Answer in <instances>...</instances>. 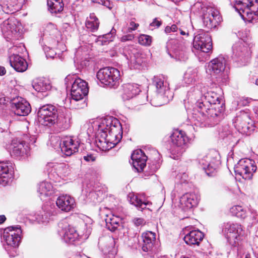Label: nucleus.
I'll return each mask as SVG.
<instances>
[{
	"mask_svg": "<svg viewBox=\"0 0 258 258\" xmlns=\"http://www.w3.org/2000/svg\"><path fill=\"white\" fill-rule=\"evenodd\" d=\"M121 129V124L116 118L109 117L102 120L98 125L96 138L97 147L105 151L113 148L118 142L116 137Z\"/></svg>",
	"mask_w": 258,
	"mask_h": 258,
	"instance_id": "obj_1",
	"label": "nucleus"
},
{
	"mask_svg": "<svg viewBox=\"0 0 258 258\" xmlns=\"http://www.w3.org/2000/svg\"><path fill=\"white\" fill-rule=\"evenodd\" d=\"M194 8L198 9L201 14L203 23L208 28L215 27L221 20L218 9L213 6L207 5L200 2L196 3Z\"/></svg>",
	"mask_w": 258,
	"mask_h": 258,
	"instance_id": "obj_2",
	"label": "nucleus"
},
{
	"mask_svg": "<svg viewBox=\"0 0 258 258\" xmlns=\"http://www.w3.org/2000/svg\"><path fill=\"white\" fill-rule=\"evenodd\" d=\"M234 8L243 20L251 21L255 16L258 0H234Z\"/></svg>",
	"mask_w": 258,
	"mask_h": 258,
	"instance_id": "obj_3",
	"label": "nucleus"
},
{
	"mask_svg": "<svg viewBox=\"0 0 258 258\" xmlns=\"http://www.w3.org/2000/svg\"><path fill=\"white\" fill-rule=\"evenodd\" d=\"M232 52L234 58L239 66H245L249 62L251 53L250 48L243 40L239 39L233 44Z\"/></svg>",
	"mask_w": 258,
	"mask_h": 258,
	"instance_id": "obj_4",
	"label": "nucleus"
},
{
	"mask_svg": "<svg viewBox=\"0 0 258 258\" xmlns=\"http://www.w3.org/2000/svg\"><path fill=\"white\" fill-rule=\"evenodd\" d=\"M119 71L112 67L102 68L97 72V78L100 82L105 86L115 88L119 84Z\"/></svg>",
	"mask_w": 258,
	"mask_h": 258,
	"instance_id": "obj_5",
	"label": "nucleus"
},
{
	"mask_svg": "<svg viewBox=\"0 0 258 258\" xmlns=\"http://www.w3.org/2000/svg\"><path fill=\"white\" fill-rule=\"evenodd\" d=\"M37 114L39 124L44 126H51L56 122L57 110L53 105L47 104L39 108Z\"/></svg>",
	"mask_w": 258,
	"mask_h": 258,
	"instance_id": "obj_6",
	"label": "nucleus"
},
{
	"mask_svg": "<svg viewBox=\"0 0 258 258\" xmlns=\"http://www.w3.org/2000/svg\"><path fill=\"white\" fill-rule=\"evenodd\" d=\"M223 232L230 244L235 246L238 245L243 235L241 225L237 223H224Z\"/></svg>",
	"mask_w": 258,
	"mask_h": 258,
	"instance_id": "obj_7",
	"label": "nucleus"
},
{
	"mask_svg": "<svg viewBox=\"0 0 258 258\" xmlns=\"http://www.w3.org/2000/svg\"><path fill=\"white\" fill-rule=\"evenodd\" d=\"M200 164L209 176H212L220 164L219 153L215 150L210 151L200 160Z\"/></svg>",
	"mask_w": 258,
	"mask_h": 258,
	"instance_id": "obj_8",
	"label": "nucleus"
},
{
	"mask_svg": "<svg viewBox=\"0 0 258 258\" xmlns=\"http://www.w3.org/2000/svg\"><path fill=\"white\" fill-rule=\"evenodd\" d=\"M256 170L254 161L249 159H242L234 167L236 176L242 177L244 179H251L253 173Z\"/></svg>",
	"mask_w": 258,
	"mask_h": 258,
	"instance_id": "obj_9",
	"label": "nucleus"
},
{
	"mask_svg": "<svg viewBox=\"0 0 258 258\" xmlns=\"http://www.w3.org/2000/svg\"><path fill=\"white\" fill-rule=\"evenodd\" d=\"M189 43L182 38L170 40L167 43V47L171 48L178 59L184 60L187 58L186 50Z\"/></svg>",
	"mask_w": 258,
	"mask_h": 258,
	"instance_id": "obj_10",
	"label": "nucleus"
},
{
	"mask_svg": "<svg viewBox=\"0 0 258 258\" xmlns=\"http://www.w3.org/2000/svg\"><path fill=\"white\" fill-rule=\"evenodd\" d=\"M193 46L195 49L201 52L208 53L212 48V39L209 34L203 31L196 35L194 39Z\"/></svg>",
	"mask_w": 258,
	"mask_h": 258,
	"instance_id": "obj_11",
	"label": "nucleus"
},
{
	"mask_svg": "<svg viewBox=\"0 0 258 258\" xmlns=\"http://www.w3.org/2000/svg\"><path fill=\"white\" fill-rule=\"evenodd\" d=\"M234 123L237 130L243 134L249 135L254 130L253 121L245 113H242L237 116L234 120Z\"/></svg>",
	"mask_w": 258,
	"mask_h": 258,
	"instance_id": "obj_12",
	"label": "nucleus"
},
{
	"mask_svg": "<svg viewBox=\"0 0 258 258\" xmlns=\"http://www.w3.org/2000/svg\"><path fill=\"white\" fill-rule=\"evenodd\" d=\"M87 83L80 78L76 79L72 85L71 96L75 101L82 100L88 93Z\"/></svg>",
	"mask_w": 258,
	"mask_h": 258,
	"instance_id": "obj_13",
	"label": "nucleus"
},
{
	"mask_svg": "<svg viewBox=\"0 0 258 258\" xmlns=\"http://www.w3.org/2000/svg\"><path fill=\"white\" fill-rule=\"evenodd\" d=\"M21 233V230L18 226H10L4 230L3 238L8 245L16 248L19 245Z\"/></svg>",
	"mask_w": 258,
	"mask_h": 258,
	"instance_id": "obj_14",
	"label": "nucleus"
},
{
	"mask_svg": "<svg viewBox=\"0 0 258 258\" xmlns=\"http://www.w3.org/2000/svg\"><path fill=\"white\" fill-rule=\"evenodd\" d=\"M154 84L156 87L158 94V98H165V102H168L173 97L172 93L170 91L167 82L164 81L162 76H157L154 78Z\"/></svg>",
	"mask_w": 258,
	"mask_h": 258,
	"instance_id": "obj_15",
	"label": "nucleus"
},
{
	"mask_svg": "<svg viewBox=\"0 0 258 258\" xmlns=\"http://www.w3.org/2000/svg\"><path fill=\"white\" fill-rule=\"evenodd\" d=\"M11 107L14 113L18 116H26L31 112L30 104L22 97L12 99Z\"/></svg>",
	"mask_w": 258,
	"mask_h": 258,
	"instance_id": "obj_16",
	"label": "nucleus"
},
{
	"mask_svg": "<svg viewBox=\"0 0 258 258\" xmlns=\"http://www.w3.org/2000/svg\"><path fill=\"white\" fill-rule=\"evenodd\" d=\"M79 145L80 143L77 139L69 136L62 138L59 144L62 152L68 156L78 152Z\"/></svg>",
	"mask_w": 258,
	"mask_h": 258,
	"instance_id": "obj_17",
	"label": "nucleus"
},
{
	"mask_svg": "<svg viewBox=\"0 0 258 258\" xmlns=\"http://www.w3.org/2000/svg\"><path fill=\"white\" fill-rule=\"evenodd\" d=\"M170 137L173 146L177 148V153H182L189 140L185 133L182 131L175 130Z\"/></svg>",
	"mask_w": 258,
	"mask_h": 258,
	"instance_id": "obj_18",
	"label": "nucleus"
},
{
	"mask_svg": "<svg viewBox=\"0 0 258 258\" xmlns=\"http://www.w3.org/2000/svg\"><path fill=\"white\" fill-rule=\"evenodd\" d=\"M59 226L61 228L59 234L66 242L72 243L78 238L79 234L74 227L66 222L59 223Z\"/></svg>",
	"mask_w": 258,
	"mask_h": 258,
	"instance_id": "obj_19",
	"label": "nucleus"
},
{
	"mask_svg": "<svg viewBox=\"0 0 258 258\" xmlns=\"http://www.w3.org/2000/svg\"><path fill=\"white\" fill-rule=\"evenodd\" d=\"M200 199V196L198 194L186 193L180 199V208L184 211L190 209L198 205Z\"/></svg>",
	"mask_w": 258,
	"mask_h": 258,
	"instance_id": "obj_20",
	"label": "nucleus"
},
{
	"mask_svg": "<svg viewBox=\"0 0 258 258\" xmlns=\"http://www.w3.org/2000/svg\"><path fill=\"white\" fill-rule=\"evenodd\" d=\"M13 168L9 162H0V183L5 185L12 177Z\"/></svg>",
	"mask_w": 258,
	"mask_h": 258,
	"instance_id": "obj_21",
	"label": "nucleus"
},
{
	"mask_svg": "<svg viewBox=\"0 0 258 258\" xmlns=\"http://www.w3.org/2000/svg\"><path fill=\"white\" fill-rule=\"evenodd\" d=\"M18 22L14 19H8L1 25L2 29L8 36L13 37L19 32L20 27Z\"/></svg>",
	"mask_w": 258,
	"mask_h": 258,
	"instance_id": "obj_22",
	"label": "nucleus"
},
{
	"mask_svg": "<svg viewBox=\"0 0 258 258\" xmlns=\"http://www.w3.org/2000/svg\"><path fill=\"white\" fill-rule=\"evenodd\" d=\"M132 164L138 172H141L146 165L147 157L141 150L134 151L131 156Z\"/></svg>",
	"mask_w": 258,
	"mask_h": 258,
	"instance_id": "obj_23",
	"label": "nucleus"
},
{
	"mask_svg": "<svg viewBox=\"0 0 258 258\" xmlns=\"http://www.w3.org/2000/svg\"><path fill=\"white\" fill-rule=\"evenodd\" d=\"M56 204L59 209L65 212H69L75 207V202L72 197L69 195H62L59 196Z\"/></svg>",
	"mask_w": 258,
	"mask_h": 258,
	"instance_id": "obj_24",
	"label": "nucleus"
},
{
	"mask_svg": "<svg viewBox=\"0 0 258 258\" xmlns=\"http://www.w3.org/2000/svg\"><path fill=\"white\" fill-rule=\"evenodd\" d=\"M225 60L223 57L216 58L212 60L208 65V71L211 75L219 74L224 71Z\"/></svg>",
	"mask_w": 258,
	"mask_h": 258,
	"instance_id": "obj_25",
	"label": "nucleus"
},
{
	"mask_svg": "<svg viewBox=\"0 0 258 258\" xmlns=\"http://www.w3.org/2000/svg\"><path fill=\"white\" fill-rule=\"evenodd\" d=\"M11 66L17 72H25L28 68V64L26 60L21 56L13 54L10 57Z\"/></svg>",
	"mask_w": 258,
	"mask_h": 258,
	"instance_id": "obj_26",
	"label": "nucleus"
},
{
	"mask_svg": "<svg viewBox=\"0 0 258 258\" xmlns=\"http://www.w3.org/2000/svg\"><path fill=\"white\" fill-rule=\"evenodd\" d=\"M122 98L123 100H128L139 94L140 89L137 84H126L122 87Z\"/></svg>",
	"mask_w": 258,
	"mask_h": 258,
	"instance_id": "obj_27",
	"label": "nucleus"
},
{
	"mask_svg": "<svg viewBox=\"0 0 258 258\" xmlns=\"http://www.w3.org/2000/svg\"><path fill=\"white\" fill-rule=\"evenodd\" d=\"M204 235L199 230H192L185 235L184 240L188 245H199Z\"/></svg>",
	"mask_w": 258,
	"mask_h": 258,
	"instance_id": "obj_28",
	"label": "nucleus"
},
{
	"mask_svg": "<svg viewBox=\"0 0 258 258\" xmlns=\"http://www.w3.org/2000/svg\"><path fill=\"white\" fill-rule=\"evenodd\" d=\"M48 165L53 168L56 174L60 177H66L70 173L69 165L65 163H49Z\"/></svg>",
	"mask_w": 258,
	"mask_h": 258,
	"instance_id": "obj_29",
	"label": "nucleus"
},
{
	"mask_svg": "<svg viewBox=\"0 0 258 258\" xmlns=\"http://www.w3.org/2000/svg\"><path fill=\"white\" fill-rule=\"evenodd\" d=\"M143 245L142 249L144 251L150 250L155 239V233L151 231H148L142 234Z\"/></svg>",
	"mask_w": 258,
	"mask_h": 258,
	"instance_id": "obj_30",
	"label": "nucleus"
},
{
	"mask_svg": "<svg viewBox=\"0 0 258 258\" xmlns=\"http://www.w3.org/2000/svg\"><path fill=\"white\" fill-rule=\"evenodd\" d=\"M10 149L12 155L15 157H23L26 154V150L22 143L13 142Z\"/></svg>",
	"mask_w": 258,
	"mask_h": 258,
	"instance_id": "obj_31",
	"label": "nucleus"
},
{
	"mask_svg": "<svg viewBox=\"0 0 258 258\" xmlns=\"http://www.w3.org/2000/svg\"><path fill=\"white\" fill-rule=\"evenodd\" d=\"M99 21L94 13L90 14L86 21V26L88 30L91 32L96 31L99 26Z\"/></svg>",
	"mask_w": 258,
	"mask_h": 258,
	"instance_id": "obj_32",
	"label": "nucleus"
},
{
	"mask_svg": "<svg viewBox=\"0 0 258 258\" xmlns=\"http://www.w3.org/2000/svg\"><path fill=\"white\" fill-rule=\"evenodd\" d=\"M128 199L130 203L138 208L143 210L146 208L148 203L143 202L139 197V195L132 192L128 195Z\"/></svg>",
	"mask_w": 258,
	"mask_h": 258,
	"instance_id": "obj_33",
	"label": "nucleus"
},
{
	"mask_svg": "<svg viewBox=\"0 0 258 258\" xmlns=\"http://www.w3.org/2000/svg\"><path fill=\"white\" fill-rule=\"evenodd\" d=\"M52 188L51 183L47 182H42L39 184L37 191L39 193L41 199H42L43 197L51 195Z\"/></svg>",
	"mask_w": 258,
	"mask_h": 258,
	"instance_id": "obj_34",
	"label": "nucleus"
},
{
	"mask_svg": "<svg viewBox=\"0 0 258 258\" xmlns=\"http://www.w3.org/2000/svg\"><path fill=\"white\" fill-rule=\"evenodd\" d=\"M105 222L107 228L111 231H114L119 226L120 219L114 215L107 216Z\"/></svg>",
	"mask_w": 258,
	"mask_h": 258,
	"instance_id": "obj_35",
	"label": "nucleus"
},
{
	"mask_svg": "<svg viewBox=\"0 0 258 258\" xmlns=\"http://www.w3.org/2000/svg\"><path fill=\"white\" fill-rule=\"evenodd\" d=\"M32 85L33 88L37 92H45L50 88L49 84L45 83L43 79L40 78L33 80Z\"/></svg>",
	"mask_w": 258,
	"mask_h": 258,
	"instance_id": "obj_36",
	"label": "nucleus"
},
{
	"mask_svg": "<svg viewBox=\"0 0 258 258\" xmlns=\"http://www.w3.org/2000/svg\"><path fill=\"white\" fill-rule=\"evenodd\" d=\"M57 125L62 130H67L70 126L71 117L69 114L57 115L56 120Z\"/></svg>",
	"mask_w": 258,
	"mask_h": 258,
	"instance_id": "obj_37",
	"label": "nucleus"
},
{
	"mask_svg": "<svg viewBox=\"0 0 258 258\" xmlns=\"http://www.w3.org/2000/svg\"><path fill=\"white\" fill-rule=\"evenodd\" d=\"M47 5L51 13H56L63 10L64 5L62 0H48Z\"/></svg>",
	"mask_w": 258,
	"mask_h": 258,
	"instance_id": "obj_38",
	"label": "nucleus"
},
{
	"mask_svg": "<svg viewBox=\"0 0 258 258\" xmlns=\"http://www.w3.org/2000/svg\"><path fill=\"white\" fill-rule=\"evenodd\" d=\"M230 212L238 218H244L246 217V211L241 206L237 205L232 207Z\"/></svg>",
	"mask_w": 258,
	"mask_h": 258,
	"instance_id": "obj_39",
	"label": "nucleus"
},
{
	"mask_svg": "<svg viewBox=\"0 0 258 258\" xmlns=\"http://www.w3.org/2000/svg\"><path fill=\"white\" fill-rule=\"evenodd\" d=\"M152 40V37L150 36L145 34L141 35L138 38L139 43L145 46H150Z\"/></svg>",
	"mask_w": 258,
	"mask_h": 258,
	"instance_id": "obj_40",
	"label": "nucleus"
},
{
	"mask_svg": "<svg viewBox=\"0 0 258 258\" xmlns=\"http://www.w3.org/2000/svg\"><path fill=\"white\" fill-rule=\"evenodd\" d=\"M208 103H204L203 102H198L197 104V110L204 118V115L206 114V112H208Z\"/></svg>",
	"mask_w": 258,
	"mask_h": 258,
	"instance_id": "obj_41",
	"label": "nucleus"
},
{
	"mask_svg": "<svg viewBox=\"0 0 258 258\" xmlns=\"http://www.w3.org/2000/svg\"><path fill=\"white\" fill-rule=\"evenodd\" d=\"M220 107L221 109H219L218 111L216 110V107H212L211 108H208V109H207L208 112H206V114H205L204 117L206 116L211 117H215L218 116L220 112H221V111L223 109L222 105H220Z\"/></svg>",
	"mask_w": 258,
	"mask_h": 258,
	"instance_id": "obj_42",
	"label": "nucleus"
},
{
	"mask_svg": "<svg viewBox=\"0 0 258 258\" xmlns=\"http://www.w3.org/2000/svg\"><path fill=\"white\" fill-rule=\"evenodd\" d=\"M1 7L3 12L6 14L13 13L17 11V9L15 8L14 6L11 4H4L1 5Z\"/></svg>",
	"mask_w": 258,
	"mask_h": 258,
	"instance_id": "obj_43",
	"label": "nucleus"
},
{
	"mask_svg": "<svg viewBox=\"0 0 258 258\" xmlns=\"http://www.w3.org/2000/svg\"><path fill=\"white\" fill-rule=\"evenodd\" d=\"M210 96L212 98V99L209 101L211 104L212 103L215 105L218 104L220 105L221 99H220L216 94L211 93ZM208 97H210V94L209 93Z\"/></svg>",
	"mask_w": 258,
	"mask_h": 258,
	"instance_id": "obj_44",
	"label": "nucleus"
},
{
	"mask_svg": "<svg viewBox=\"0 0 258 258\" xmlns=\"http://www.w3.org/2000/svg\"><path fill=\"white\" fill-rule=\"evenodd\" d=\"M92 2L103 5L109 9H111L112 7V5L109 0H92Z\"/></svg>",
	"mask_w": 258,
	"mask_h": 258,
	"instance_id": "obj_45",
	"label": "nucleus"
},
{
	"mask_svg": "<svg viewBox=\"0 0 258 258\" xmlns=\"http://www.w3.org/2000/svg\"><path fill=\"white\" fill-rule=\"evenodd\" d=\"M133 222L136 226H143L145 224L146 222L144 219L141 218H135L133 220Z\"/></svg>",
	"mask_w": 258,
	"mask_h": 258,
	"instance_id": "obj_46",
	"label": "nucleus"
},
{
	"mask_svg": "<svg viewBox=\"0 0 258 258\" xmlns=\"http://www.w3.org/2000/svg\"><path fill=\"white\" fill-rule=\"evenodd\" d=\"M46 56L47 57L53 58L56 55V52L52 48H48V50L45 51Z\"/></svg>",
	"mask_w": 258,
	"mask_h": 258,
	"instance_id": "obj_47",
	"label": "nucleus"
},
{
	"mask_svg": "<svg viewBox=\"0 0 258 258\" xmlns=\"http://www.w3.org/2000/svg\"><path fill=\"white\" fill-rule=\"evenodd\" d=\"M251 100V99L250 98L242 97L239 101H238V105L241 106L247 105Z\"/></svg>",
	"mask_w": 258,
	"mask_h": 258,
	"instance_id": "obj_48",
	"label": "nucleus"
},
{
	"mask_svg": "<svg viewBox=\"0 0 258 258\" xmlns=\"http://www.w3.org/2000/svg\"><path fill=\"white\" fill-rule=\"evenodd\" d=\"M128 55H126L127 59H129L131 63H139L140 62L136 60V56L135 55V53L130 54L128 53Z\"/></svg>",
	"mask_w": 258,
	"mask_h": 258,
	"instance_id": "obj_49",
	"label": "nucleus"
},
{
	"mask_svg": "<svg viewBox=\"0 0 258 258\" xmlns=\"http://www.w3.org/2000/svg\"><path fill=\"white\" fill-rule=\"evenodd\" d=\"M162 22L159 21L157 18H155L153 22L150 24V26L153 28H158L161 25Z\"/></svg>",
	"mask_w": 258,
	"mask_h": 258,
	"instance_id": "obj_50",
	"label": "nucleus"
},
{
	"mask_svg": "<svg viewBox=\"0 0 258 258\" xmlns=\"http://www.w3.org/2000/svg\"><path fill=\"white\" fill-rule=\"evenodd\" d=\"M84 159L88 162H92L95 161L96 157L92 154H87L83 157Z\"/></svg>",
	"mask_w": 258,
	"mask_h": 258,
	"instance_id": "obj_51",
	"label": "nucleus"
},
{
	"mask_svg": "<svg viewBox=\"0 0 258 258\" xmlns=\"http://www.w3.org/2000/svg\"><path fill=\"white\" fill-rule=\"evenodd\" d=\"M130 26L127 31L128 32H131L132 31L136 30L139 26V24L135 23L134 22H131Z\"/></svg>",
	"mask_w": 258,
	"mask_h": 258,
	"instance_id": "obj_52",
	"label": "nucleus"
},
{
	"mask_svg": "<svg viewBox=\"0 0 258 258\" xmlns=\"http://www.w3.org/2000/svg\"><path fill=\"white\" fill-rule=\"evenodd\" d=\"M115 32H116L115 30L112 29L109 33H107V34L104 35V37L105 39H109V38L108 41H112V40L111 39V38L112 37L113 35L115 33Z\"/></svg>",
	"mask_w": 258,
	"mask_h": 258,
	"instance_id": "obj_53",
	"label": "nucleus"
},
{
	"mask_svg": "<svg viewBox=\"0 0 258 258\" xmlns=\"http://www.w3.org/2000/svg\"><path fill=\"white\" fill-rule=\"evenodd\" d=\"M134 36L133 35L128 34L124 35L121 37V41L124 42L128 40H132L134 39Z\"/></svg>",
	"mask_w": 258,
	"mask_h": 258,
	"instance_id": "obj_54",
	"label": "nucleus"
},
{
	"mask_svg": "<svg viewBox=\"0 0 258 258\" xmlns=\"http://www.w3.org/2000/svg\"><path fill=\"white\" fill-rule=\"evenodd\" d=\"M6 73V70L5 67L0 66V76H3Z\"/></svg>",
	"mask_w": 258,
	"mask_h": 258,
	"instance_id": "obj_55",
	"label": "nucleus"
},
{
	"mask_svg": "<svg viewBox=\"0 0 258 258\" xmlns=\"http://www.w3.org/2000/svg\"><path fill=\"white\" fill-rule=\"evenodd\" d=\"M6 99L3 96L0 95V105H4L5 104Z\"/></svg>",
	"mask_w": 258,
	"mask_h": 258,
	"instance_id": "obj_56",
	"label": "nucleus"
},
{
	"mask_svg": "<svg viewBox=\"0 0 258 258\" xmlns=\"http://www.w3.org/2000/svg\"><path fill=\"white\" fill-rule=\"evenodd\" d=\"M6 220L5 215H0V224L3 223Z\"/></svg>",
	"mask_w": 258,
	"mask_h": 258,
	"instance_id": "obj_57",
	"label": "nucleus"
},
{
	"mask_svg": "<svg viewBox=\"0 0 258 258\" xmlns=\"http://www.w3.org/2000/svg\"><path fill=\"white\" fill-rule=\"evenodd\" d=\"M172 32H176L177 31V27L176 25H172L170 26Z\"/></svg>",
	"mask_w": 258,
	"mask_h": 258,
	"instance_id": "obj_58",
	"label": "nucleus"
},
{
	"mask_svg": "<svg viewBox=\"0 0 258 258\" xmlns=\"http://www.w3.org/2000/svg\"><path fill=\"white\" fill-rule=\"evenodd\" d=\"M165 32L166 33H170L171 32H172L171 31V27L170 26H167L165 29Z\"/></svg>",
	"mask_w": 258,
	"mask_h": 258,
	"instance_id": "obj_59",
	"label": "nucleus"
},
{
	"mask_svg": "<svg viewBox=\"0 0 258 258\" xmlns=\"http://www.w3.org/2000/svg\"><path fill=\"white\" fill-rule=\"evenodd\" d=\"M180 34L182 35H188V32L184 31L181 29H179Z\"/></svg>",
	"mask_w": 258,
	"mask_h": 258,
	"instance_id": "obj_60",
	"label": "nucleus"
},
{
	"mask_svg": "<svg viewBox=\"0 0 258 258\" xmlns=\"http://www.w3.org/2000/svg\"><path fill=\"white\" fill-rule=\"evenodd\" d=\"M164 98V100H165V98ZM167 102H165V101H164V102L163 103H160V104H154V102H152V104H153L155 106H161L162 105H163V104L166 103Z\"/></svg>",
	"mask_w": 258,
	"mask_h": 258,
	"instance_id": "obj_61",
	"label": "nucleus"
},
{
	"mask_svg": "<svg viewBox=\"0 0 258 258\" xmlns=\"http://www.w3.org/2000/svg\"><path fill=\"white\" fill-rule=\"evenodd\" d=\"M171 1L175 3H178L180 1H181L182 0H170Z\"/></svg>",
	"mask_w": 258,
	"mask_h": 258,
	"instance_id": "obj_62",
	"label": "nucleus"
},
{
	"mask_svg": "<svg viewBox=\"0 0 258 258\" xmlns=\"http://www.w3.org/2000/svg\"><path fill=\"white\" fill-rule=\"evenodd\" d=\"M255 84L256 85L258 86V78L255 80Z\"/></svg>",
	"mask_w": 258,
	"mask_h": 258,
	"instance_id": "obj_63",
	"label": "nucleus"
},
{
	"mask_svg": "<svg viewBox=\"0 0 258 258\" xmlns=\"http://www.w3.org/2000/svg\"><path fill=\"white\" fill-rule=\"evenodd\" d=\"M245 258H249V257H248L247 256H246Z\"/></svg>",
	"mask_w": 258,
	"mask_h": 258,
	"instance_id": "obj_64",
	"label": "nucleus"
}]
</instances>
